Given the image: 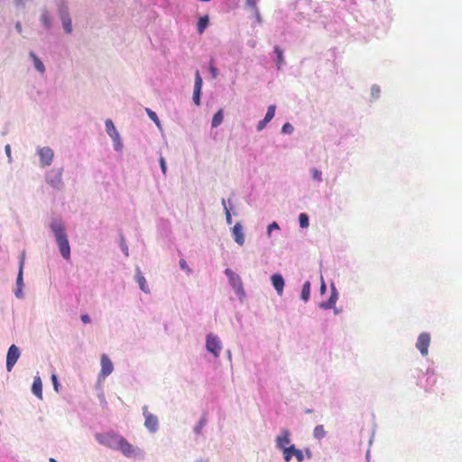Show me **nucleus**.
<instances>
[{
  "mask_svg": "<svg viewBox=\"0 0 462 462\" xmlns=\"http://www.w3.org/2000/svg\"><path fill=\"white\" fill-rule=\"evenodd\" d=\"M120 451L128 457H134L139 454V448L128 443L125 439H121L117 443Z\"/></svg>",
  "mask_w": 462,
  "mask_h": 462,
  "instance_id": "8",
  "label": "nucleus"
},
{
  "mask_svg": "<svg viewBox=\"0 0 462 462\" xmlns=\"http://www.w3.org/2000/svg\"><path fill=\"white\" fill-rule=\"evenodd\" d=\"M32 393L39 399L42 398V383L40 376H35L32 385Z\"/></svg>",
  "mask_w": 462,
  "mask_h": 462,
  "instance_id": "18",
  "label": "nucleus"
},
{
  "mask_svg": "<svg viewBox=\"0 0 462 462\" xmlns=\"http://www.w3.org/2000/svg\"><path fill=\"white\" fill-rule=\"evenodd\" d=\"M49 227L53 234L59 251L65 260L70 258V245L65 232V225L59 217L51 218Z\"/></svg>",
  "mask_w": 462,
  "mask_h": 462,
  "instance_id": "1",
  "label": "nucleus"
},
{
  "mask_svg": "<svg viewBox=\"0 0 462 462\" xmlns=\"http://www.w3.org/2000/svg\"><path fill=\"white\" fill-rule=\"evenodd\" d=\"M279 225L276 222H273L268 226L267 234L270 236L273 230H278Z\"/></svg>",
  "mask_w": 462,
  "mask_h": 462,
  "instance_id": "39",
  "label": "nucleus"
},
{
  "mask_svg": "<svg viewBox=\"0 0 462 462\" xmlns=\"http://www.w3.org/2000/svg\"><path fill=\"white\" fill-rule=\"evenodd\" d=\"M275 109H276V107L274 105H271L268 106L267 113L264 116L265 122H270L273 118L274 114H275Z\"/></svg>",
  "mask_w": 462,
  "mask_h": 462,
  "instance_id": "30",
  "label": "nucleus"
},
{
  "mask_svg": "<svg viewBox=\"0 0 462 462\" xmlns=\"http://www.w3.org/2000/svg\"><path fill=\"white\" fill-rule=\"evenodd\" d=\"M320 291H321V293H324L326 291V284L323 281L320 285Z\"/></svg>",
  "mask_w": 462,
  "mask_h": 462,
  "instance_id": "51",
  "label": "nucleus"
},
{
  "mask_svg": "<svg viewBox=\"0 0 462 462\" xmlns=\"http://www.w3.org/2000/svg\"><path fill=\"white\" fill-rule=\"evenodd\" d=\"M80 319L85 324H88L91 321L90 317L88 314L81 315Z\"/></svg>",
  "mask_w": 462,
  "mask_h": 462,
  "instance_id": "45",
  "label": "nucleus"
},
{
  "mask_svg": "<svg viewBox=\"0 0 462 462\" xmlns=\"http://www.w3.org/2000/svg\"><path fill=\"white\" fill-rule=\"evenodd\" d=\"M274 52L277 55V65H278V68H280L282 66V64L283 63L282 51L281 50L280 47L276 46L274 48Z\"/></svg>",
  "mask_w": 462,
  "mask_h": 462,
  "instance_id": "32",
  "label": "nucleus"
},
{
  "mask_svg": "<svg viewBox=\"0 0 462 462\" xmlns=\"http://www.w3.org/2000/svg\"><path fill=\"white\" fill-rule=\"evenodd\" d=\"M225 209H226V222L228 224H231V221H232V217H231V214L228 210V208L226 207H225Z\"/></svg>",
  "mask_w": 462,
  "mask_h": 462,
  "instance_id": "46",
  "label": "nucleus"
},
{
  "mask_svg": "<svg viewBox=\"0 0 462 462\" xmlns=\"http://www.w3.org/2000/svg\"><path fill=\"white\" fill-rule=\"evenodd\" d=\"M210 72H211L212 77L214 79L217 78V69L215 67H213V66L210 67Z\"/></svg>",
  "mask_w": 462,
  "mask_h": 462,
  "instance_id": "48",
  "label": "nucleus"
},
{
  "mask_svg": "<svg viewBox=\"0 0 462 462\" xmlns=\"http://www.w3.org/2000/svg\"><path fill=\"white\" fill-rule=\"evenodd\" d=\"M430 344V335L427 332L420 334L417 339L416 347L422 356L428 355L429 346Z\"/></svg>",
  "mask_w": 462,
  "mask_h": 462,
  "instance_id": "10",
  "label": "nucleus"
},
{
  "mask_svg": "<svg viewBox=\"0 0 462 462\" xmlns=\"http://www.w3.org/2000/svg\"><path fill=\"white\" fill-rule=\"evenodd\" d=\"M272 284L277 291L279 295H282L284 287V280L281 274H273L271 277Z\"/></svg>",
  "mask_w": 462,
  "mask_h": 462,
  "instance_id": "16",
  "label": "nucleus"
},
{
  "mask_svg": "<svg viewBox=\"0 0 462 462\" xmlns=\"http://www.w3.org/2000/svg\"><path fill=\"white\" fill-rule=\"evenodd\" d=\"M300 226L302 228L309 226V217L305 213H300L299 216Z\"/></svg>",
  "mask_w": 462,
  "mask_h": 462,
  "instance_id": "31",
  "label": "nucleus"
},
{
  "mask_svg": "<svg viewBox=\"0 0 462 462\" xmlns=\"http://www.w3.org/2000/svg\"><path fill=\"white\" fill-rule=\"evenodd\" d=\"M15 30L17 31V32L21 33L22 31H23V28H22V23L20 22H17L15 23Z\"/></svg>",
  "mask_w": 462,
  "mask_h": 462,
  "instance_id": "49",
  "label": "nucleus"
},
{
  "mask_svg": "<svg viewBox=\"0 0 462 462\" xmlns=\"http://www.w3.org/2000/svg\"><path fill=\"white\" fill-rule=\"evenodd\" d=\"M180 266L182 270L186 271L188 273H191L190 268L188 266V264L184 259H181L180 261Z\"/></svg>",
  "mask_w": 462,
  "mask_h": 462,
  "instance_id": "40",
  "label": "nucleus"
},
{
  "mask_svg": "<svg viewBox=\"0 0 462 462\" xmlns=\"http://www.w3.org/2000/svg\"><path fill=\"white\" fill-rule=\"evenodd\" d=\"M14 4H15L16 7H24L25 0H14Z\"/></svg>",
  "mask_w": 462,
  "mask_h": 462,
  "instance_id": "47",
  "label": "nucleus"
},
{
  "mask_svg": "<svg viewBox=\"0 0 462 462\" xmlns=\"http://www.w3.org/2000/svg\"><path fill=\"white\" fill-rule=\"evenodd\" d=\"M37 154L40 157V162L42 167H47L51 164L54 157V152L51 148L48 146L38 148Z\"/></svg>",
  "mask_w": 462,
  "mask_h": 462,
  "instance_id": "5",
  "label": "nucleus"
},
{
  "mask_svg": "<svg viewBox=\"0 0 462 462\" xmlns=\"http://www.w3.org/2000/svg\"><path fill=\"white\" fill-rule=\"evenodd\" d=\"M160 165H161V169H162V173L166 174L167 167H166L165 159L163 157L160 158Z\"/></svg>",
  "mask_w": 462,
  "mask_h": 462,
  "instance_id": "42",
  "label": "nucleus"
},
{
  "mask_svg": "<svg viewBox=\"0 0 462 462\" xmlns=\"http://www.w3.org/2000/svg\"><path fill=\"white\" fill-rule=\"evenodd\" d=\"M275 443L277 448L282 450L284 453V449L288 448V445L291 443V433L288 430H282L281 434L278 435L275 439Z\"/></svg>",
  "mask_w": 462,
  "mask_h": 462,
  "instance_id": "11",
  "label": "nucleus"
},
{
  "mask_svg": "<svg viewBox=\"0 0 462 462\" xmlns=\"http://www.w3.org/2000/svg\"><path fill=\"white\" fill-rule=\"evenodd\" d=\"M63 30L66 33L70 34L72 32V21L70 16L60 19Z\"/></svg>",
  "mask_w": 462,
  "mask_h": 462,
  "instance_id": "27",
  "label": "nucleus"
},
{
  "mask_svg": "<svg viewBox=\"0 0 462 462\" xmlns=\"http://www.w3.org/2000/svg\"><path fill=\"white\" fill-rule=\"evenodd\" d=\"M226 275L229 279V282L233 289L236 291V294H243L244 288L243 282L239 275L236 274L231 269L227 268L225 270Z\"/></svg>",
  "mask_w": 462,
  "mask_h": 462,
  "instance_id": "6",
  "label": "nucleus"
},
{
  "mask_svg": "<svg viewBox=\"0 0 462 462\" xmlns=\"http://www.w3.org/2000/svg\"><path fill=\"white\" fill-rule=\"evenodd\" d=\"M23 265H24V253L22 254L19 261V271L16 278V288L23 287Z\"/></svg>",
  "mask_w": 462,
  "mask_h": 462,
  "instance_id": "19",
  "label": "nucleus"
},
{
  "mask_svg": "<svg viewBox=\"0 0 462 462\" xmlns=\"http://www.w3.org/2000/svg\"><path fill=\"white\" fill-rule=\"evenodd\" d=\"M143 416L145 418L144 425L152 432H155L158 429V419L155 415L151 414L147 408H143Z\"/></svg>",
  "mask_w": 462,
  "mask_h": 462,
  "instance_id": "14",
  "label": "nucleus"
},
{
  "mask_svg": "<svg viewBox=\"0 0 462 462\" xmlns=\"http://www.w3.org/2000/svg\"><path fill=\"white\" fill-rule=\"evenodd\" d=\"M49 461H50V462H58V461H57L55 458H53V457H51V458L49 459Z\"/></svg>",
  "mask_w": 462,
  "mask_h": 462,
  "instance_id": "52",
  "label": "nucleus"
},
{
  "mask_svg": "<svg viewBox=\"0 0 462 462\" xmlns=\"http://www.w3.org/2000/svg\"><path fill=\"white\" fill-rule=\"evenodd\" d=\"M95 437L99 444L110 448H116V435L113 432L97 433Z\"/></svg>",
  "mask_w": 462,
  "mask_h": 462,
  "instance_id": "9",
  "label": "nucleus"
},
{
  "mask_svg": "<svg viewBox=\"0 0 462 462\" xmlns=\"http://www.w3.org/2000/svg\"><path fill=\"white\" fill-rule=\"evenodd\" d=\"M268 123L269 122H265L264 118L261 120L256 126L257 131H262Z\"/></svg>",
  "mask_w": 462,
  "mask_h": 462,
  "instance_id": "43",
  "label": "nucleus"
},
{
  "mask_svg": "<svg viewBox=\"0 0 462 462\" xmlns=\"http://www.w3.org/2000/svg\"><path fill=\"white\" fill-rule=\"evenodd\" d=\"M51 382H52L54 390L58 393L59 387H60V383H59L57 375L54 374L51 375Z\"/></svg>",
  "mask_w": 462,
  "mask_h": 462,
  "instance_id": "38",
  "label": "nucleus"
},
{
  "mask_svg": "<svg viewBox=\"0 0 462 462\" xmlns=\"http://www.w3.org/2000/svg\"><path fill=\"white\" fill-rule=\"evenodd\" d=\"M40 22H41L42 27L47 31H50L53 26L52 16L51 14V13L46 8H43L42 10Z\"/></svg>",
  "mask_w": 462,
  "mask_h": 462,
  "instance_id": "15",
  "label": "nucleus"
},
{
  "mask_svg": "<svg viewBox=\"0 0 462 462\" xmlns=\"http://www.w3.org/2000/svg\"><path fill=\"white\" fill-rule=\"evenodd\" d=\"M21 356V351L16 345H11L6 355V370L11 372Z\"/></svg>",
  "mask_w": 462,
  "mask_h": 462,
  "instance_id": "3",
  "label": "nucleus"
},
{
  "mask_svg": "<svg viewBox=\"0 0 462 462\" xmlns=\"http://www.w3.org/2000/svg\"><path fill=\"white\" fill-rule=\"evenodd\" d=\"M121 247H122V250L124 251V253L125 254V255H128V249L123 243H121Z\"/></svg>",
  "mask_w": 462,
  "mask_h": 462,
  "instance_id": "50",
  "label": "nucleus"
},
{
  "mask_svg": "<svg viewBox=\"0 0 462 462\" xmlns=\"http://www.w3.org/2000/svg\"><path fill=\"white\" fill-rule=\"evenodd\" d=\"M233 236H234L235 241L238 245H244V243H245V236H244V233H243V227H242L241 224L236 223L234 226V227H233Z\"/></svg>",
  "mask_w": 462,
  "mask_h": 462,
  "instance_id": "17",
  "label": "nucleus"
},
{
  "mask_svg": "<svg viewBox=\"0 0 462 462\" xmlns=\"http://www.w3.org/2000/svg\"><path fill=\"white\" fill-rule=\"evenodd\" d=\"M114 370V365L109 357L103 354L101 356V371L98 374L97 383L100 384L101 381L108 376Z\"/></svg>",
  "mask_w": 462,
  "mask_h": 462,
  "instance_id": "4",
  "label": "nucleus"
},
{
  "mask_svg": "<svg viewBox=\"0 0 462 462\" xmlns=\"http://www.w3.org/2000/svg\"><path fill=\"white\" fill-rule=\"evenodd\" d=\"M5 152L6 156L8 157V162H12V155H11V146L10 144H6L5 146Z\"/></svg>",
  "mask_w": 462,
  "mask_h": 462,
  "instance_id": "41",
  "label": "nucleus"
},
{
  "mask_svg": "<svg viewBox=\"0 0 462 462\" xmlns=\"http://www.w3.org/2000/svg\"><path fill=\"white\" fill-rule=\"evenodd\" d=\"M136 281H137V282L139 284L140 289L143 292H145V293H149L150 292L147 282H146L145 278L143 277V275L142 274V273L139 270L137 271V273H136Z\"/></svg>",
  "mask_w": 462,
  "mask_h": 462,
  "instance_id": "22",
  "label": "nucleus"
},
{
  "mask_svg": "<svg viewBox=\"0 0 462 462\" xmlns=\"http://www.w3.org/2000/svg\"><path fill=\"white\" fill-rule=\"evenodd\" d=\"M62 171L63 169L60 168L58 170H51L46 174L47 183L58 190L63 187Z\"/></svg>",
  "mask_w": 462,
  "mask_h": 462,
  "instance_id": "2",
  "label": "nucleus"
},
{
  "mask_svg": "<svg viewBox=\"0 0 462 462\" xmlns=\"http://www.w3.org/2000/svg\"><path fill=\"white\" fill-rule=\"evenodd\" d=\"M310 282L309 281L305 282L303 286H302V291H301V300L305 302H307L310 299Z\"/></svg>",
  "mask_w": 462,
  "mask_h": 462,
  "instance_id": "28",
  "label": "nucleus"
},
{
  "mask_svg": "<svg viewBox=\"0 0 462 462\" xmlns=\"http://www.w3.org/2000/svg\"><path fill=\"white\" fill-rule=\"evenodd\" d=\"M327 435V431L325 430V428L323 425H318L313 430V437L316 439H322Z\"/></svg>",
  "mask_w": 462,
  "mask_h": 462,
  "instance_id": "26",
  "label": "nucleus"
},
{
  "mask_svg": "<svg viewBox=\"0 0 462 462\" xmlns=\"http://www.w3.org/2000/svg\"><path fill=\"white\" fill-rule=\"evenodd\" d=\"M206 423H207L206 418H201L200 420L199 421L198 425L195 428V431L197 434H200V432H201L202 429L204 428V426L206 425Z\"/></svg>",
  "mask_w": 462,
  "mask_h": 462,
  "instance_id": "35",
  "label": "nucleus"
},
{
  "mask_svg": "<svg viewBox=\"0 0 462 462\" xmlns=\"http://www.w3.org/2000/svg\"><path fill=\"white\" fill-rule=\"evenodd\" d=\"M198 462H202L201 460L198 461Z\"/></svg>",
  "mask_w": 462,
  "mask_h": 462,
  "instance_id": "54",
  "label": "nucleus"
},
{
  "mask_svg": "<svg viewBox=\"0 0 462 462\" xmlns=\"http://www.w3.org/2000/svg\"><path fill=\"white\" fill-rule=\"evenodd\" d=\"M246 5L257 14L259 17V10L257 7V3L259 0H245Z\"/></svg>",
  "mask_w": 462,
  "mask_h": 462,
  "instance_id": "33",
  "label": "nucleus"
},
{
  "mask_svg": "<svg viewBox=\"0 0 462 462\" xmlns=\"http://www.w3.org/2000/svg\"><path fill=\"white\" fill-rule=\"evenodd\" d=\"M337 300V292L334 286H332V293L328 301L320 303V308L329 310L335 307Z\"/></svg>",
  "mask_w": 462,
  "mask_h": 462,
  "instance_id": "20",
  "label": "nucleus"
},
{
  "mask_svg": "<svg viewBox=\"0 0 462 462\" xmlns=\"http://www.w3.org/2000/svg\"><path fill=\"white\" fill-rule=\"evenodd\" d=\"M106 130L108 135L112 138L114 145L116 146V126L112 119L106 120Z\"/></svg>",
  "mask_w": 462,
  "mask_h": 462,
  "instance_id": "23",
  "label": "nucleus"
},
{
  "mask_svg": "<svg viewBox=\"0 0 462 462\" xmlns=\"http://www.w3.org/2000/svg\"><path fill=\"white\" fill-rule=\"evenodd\" d=\"M223 109H219L213 116L211 125L212 127H217L223 122Z\"/></svg>",
  "mask_w": 462,
  "mask_h": 462,
  "instance_id": "29",
  "label": "nucleus"
},
{
  "mask_svg": "<svg viewBox=\"0 0 462 462\" xmlns=\"http://www.w3.org/2000/svg\"><path fill=\"white\" fill-rule=\"evenodd\" d=\"M208 22H209V20H208V15L202 16L199 19V22L197 24V29H198V32L199 34H202L204 32L205 29L208 25Z\"/></svg>",
  "mask_w": 462,
  "mask_h": 462,
  "instance_id": "25",
  "label": "nucleus"
},
{
  "mask_svg": "<svg viewBox=\"0 0 462 462\" xmlns=\"http://www.w3.org/2000/svg\"><path fill=\"white\" fill-rule=\"evenodd\" d=\"M206 346L208 351L212 353L216 357L219 356L221 350V342L217 336L212 334L208 335Z\"/></svg>",
  "mask_w": 462,
  "mask_h": 462,
  "instance_id": "7",
  "label": "nucleus"
},
{
  "mask_svg": "<svg viewBox=\"0 0 462 462\" xmlns=\"http://www.w3.org/2000/svg\"><path fill=\"white\" fill-rule=\"evenodd\" d=\"M201 88H202V78L200 77V74L199 70L195 73V83H194V91H193V102L196 106L200 105V95H201Z\"/></svg>",
  "mask_w": 462,
  "mask_h": 462,
  "instance_id": "13",
  "label": "nucleus"
},
{
  "mask_svg": "<svg viewBox=\"0 0 462 462\" xmlns=\"http://www.w3.org/2000/svg\"><path fill=\"white\" fill-rule=\"evenodd\" d=\"M14 295L18 299H23V288H16V290L14 291Z\"/></svg>",
  "mask_w": 462,
  "mask_h": 462,
  "instance_id": "44",
  "label": "nucleus"
},
{
  "mask_svg": "<svg viewBox=\"0 0 462 462\" xmlns=\"http://www.w3.org/2000/svg\"><path fill=\"white\" fill-rule=\"evenodd\" d=\"M29 56L33 62V66H34L35 69L38 72H40L41 74H43L45 72L46 69H45L43 62L41 60V59L32 51L29 52Z\"/></svg>",
  "mask_w": 462,
  "mask_h": 462,
  "instance_id": "21",
  "label": "nucleus"
},
{
  "mask_svg": "<svg viewBox=\"0 0 462 462\" xmlns=\"http://www.w3.org/2000/svg\"><path fill=\"white\" fill-rule=\"evenodd\" d=\"M311 173H312V178L314 180H316L317 181H321L322 180V172L320 171H319L318 169H312L311 170Z\"/></svg>",
  "mask_w": 462,
  "mask_h": 462,
  "instance_id": "36",
  "label": "nucleus"
},
{
  "mask_svg": "<svg viewBox=\"0 0 462 462\" xmlns=\"http://www.w3.org/2000/svg\"><path fill=\"white\" fill-rule=\"evenodd\" d=\"M292 456L296 457L298 462H302L304 459L302 451L296 448L294 445H291L288 448L284 449L283 458L286 462H290Z\"/></svg>",
  "mask_w": 462,
  "mask_h": 462,
  "instance_id": "12",
  "label": "nucleus"
},
{
  "mask_svg": "<svg viewBox=\"0 0 462 462\" xmlns=\"http://www.w3.org/2000/svg\"><path fill=\"white\" fill-rule=\"evenodd\" d=\"M116 145H117V149L119 148V146H121L120 143L117 141L116 143Z\"/></svg>",
  "mask_w": 462,
  "mask_h": 462,
  "instance_id": "53",
  "label": "nucleus"
},
{
  "mask_svg": "<svg viewBox=\"0 0 462 462\" xmlns=\"http://www.w3.org/2000/svg\"><path fill=\"white\" fill-rule=\"evenodd\" d=\"M293 131V126L290 123H286L282 127V132L283 134H291Z\"/></svg>",
  "mask_w": 462,
  "mask_h": 462,
  "instance_id": "37",
  "label": "nucleus"
},
{
  "mask_svg": "<svg viewBox=\"0 0 462 462\" xmlns=\"http://www.w3.org/2000/svg\"><path fill=\"white\" fill-rule=\"evenodd\" d=\"M58 14L60 16V19L65 18L67 16H70L69 6L64 1H60L58 4Z\"/></svg>",
  "mask_w": 462,
  "mask_h": 462,
  "instance_id": "24",
  "label": "nucleus"
},
{
  "mask_svg": "<svg viewBox=\"0 0 462 462\" xmlns=\"http://www.w3.org/2000/svg\"><path fill=\"white\" fill-rule=\"evenodd\" d=\"M146 113L147 115L149 116V117L157 125H160V120L156 115L155 112L152 111L151 109L149 108H146Z\"/></svg>",
  "mask_w": 462,
  "mask_h": 462,
  "instance_id": "34",
  "label": "nucleus"
}]
</instances>
